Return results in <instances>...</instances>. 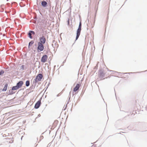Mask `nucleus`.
<instances>
[{"label":"nucleus","instance_id":"50","mask_svg":"<svg viewBox=\"0 0 147 147\" xmlns=\"http://www.w3.org/2000/svg\"><path fill=\"white\" fill-rule=\"evenodd\" d=\"M5 35V34H3V36H4Z\"/></svg>","mask_w":147,"mask_h":147},{"label":"nucleus","instance_id":"36","mask_svg":"<svg viewBox=\"0 0 147 147\" xmlns=\"http://www.w3.org/2000/svg\"><path fill=\"white\" fill-rule=\"evenodd\" d=\"M83 93H84L82 92L81 94L80 95L81 96H82L83 94Z\"/></svg>","mask_w":147,"mask_h":147},{"label":"nucleus","instance_id":"57","mask_svg":"<svg viewBox=\"0 0 147 147\" xmlns=\"http://www.w3.org/2000/svg\"><path fill=\"white\" fill-rule=\"evenodd\" d=\"M8 0H7V1H8Z\"/></svg>","mask_w":147,"mask_h":147},{"label":"nucleus","instance_id":"48","mask_svg":"<svg viewBox=\"0 0 147 147\" xmlns=\"http://www.w3.org/2000/svg\"><path fill=\"white\" fill-rule=\"evenodd\" d=\"M49 62L50 63V64H51L50 61H49Z\"/></svg>","mask_w":147,"mask_h":147},{"label":"nucleus","instance_id":"16","mask_svg":"<svg viewBox=\"0 0 147 147\" xmlns=\"http://www.w3.org/2000/svg\"><path fill=\"white\" fill-rule=\"evenodd\" d=\"M37 83V76H36L35 79H34L33 84H34V85L36 86Z\"/></svg>","mask_w":147,"mask_h":147},{"label":"nucleus","instance_id":"37","mask_svg":"<svg viewBox=\"0 0 147 147\" xmlns=\"http://www.w3.org/2000/svg\"><path fill=\"white\" fill-rule=\"evenodd\" d=\"M39 73H42V71H41L40 70H39Z\"/></svg>","mask_w":147,"mask_h":147},{"label":"nucleus","instance_id":"18","mask_svg":"<svg viewBox=\"0 0 147 147\" xmlns=\"http://www.w3.org/2000/svg\"><path fill=\"white\" fill-rule=\"evenodd\" d=\"M30 85V81L29 80H27L26 82V86H28Z\"/></svg>","mask_w":147,"mask_h":147},{"label":"nucleus","instance_id":"41","mask_svg":"<svg viewBox=\"0 0 147 147\" xmlns=\"http://www.w3.org/2000/svg\"><path fill=\"white\" fill-rule=\"evenodd\" d=\"M66 61V59L63 62V63H64Z\"/></svg>","mask_w":147,"mask_h":147},{"label":"nucleus","instance_id":"43","mask_svg":"<svg viewBox=\"0 0 147 147\" xmlns=\"http://www.w3.org/2000/svg\"><path fill=\"white\" fill-rule=\"evenodd\" d=\"M40 84V83L39 82H37V84Z\"/></svg>","mask_w":147,"mask_h":147},{"label":"nucleus","instance_id":"51","mask_svg":"<svg viewBox=\"0 0 147 147\" xmlns=\"http://www.w3.org/2000/svg\"><path fill=\"white\" fill-rule=\"evenodd\" d=\"M37 146V144L36 145H35V147H36Z\"/></svg>","mask_w":147,"mask_h":147},{"label":"nucleus","instance_id":"49","mask_svg":"<svg viewBox=\"0 0 147 147\" xmlns=\"http://www.w3.org/2000/svg\"><path fill=\"white\" fill-rule=\"evenodd\" d=\"M108 18H109V17L108 16H107V19H108Z\"/></svg>","mask_w":147,"mask_h":147},{"label":"nucleus","instance_id":"21","mask_svg":"<svg viewBox=\"0 0 147 147\" xmlns=\"http://www.w3.org/2000/svg\"><path fill=\"white\" fill-rule=\"evenodd\" d=\"M25 65H22L20 67V69L22 70H24L25 69Z\"/></svg>","mask_w":147,"mask_h":147},{"label":"nucleus","instance_id":"39","mask_svg":"<svg viewBox=\"0 0 147 147\" xmlns=\"http://www.w3.org/2000/svg\"><path fill=\"white\" fill-rule=\"evenodd\" d=\"M50 50V49H49L48 46V51Z\"/></svg>","mask_w":147,"mask_h":147},{"label":"nucleus","instance_id":"31","mask_svg":"<svg viewBox=\"0 0 147 147\" xmlns=\"http://www.w3.org/2000/svg\"><path fill=\"white\" fill-rule=\"evenodd\" d=\"M61 93H59V94L57 95V96L58 97L60 96L61 95Z\"/></svg>","mask_w":147,"mask_h":147},{"label":"nucleus","instance_id":"17","mask_svg":"<svg viewBox=\"0 0 147 147\" xmlns=\"http://www.w3.org/2000/svg\"><path fill=\"white\" fill-rule=\"evenodd\" d=\"M32 142L33 144H34L35 145L36 144V143L37 142V141H36V138H35V139L33 138L32 139Z\"/></svg>","mask_w":147,"mask_h":147},{"label":"nucleus","instance_id":"33","mask_svg":"<svg viewBox=\"0 0 147 147\" xmlns=\"http://www.w3.org/2000/svg\"><path fill=\"white\" fill-rule=\"evenodd\" d=\"M79 18H80V21H81V16H80V15H79Z\"/></svg>","mask_w":147,"mask_h":147},{"label":"nucleus","instance_id":"26","mask_svg":"<svg viewBox=\"0 0 147 147\" xmlns=\"http://www.w3.org/2000/svg\"><path fill=\"white\" fill-rule=\"evenodd\" d=\"M80 100V97H79L78 99L77 100V101L76 102L75 104V105H76V104Z\"/></svg>","mask_w":147,"mask_h":147},{"label":"nucleus","instance_id":"44","mask_svg":"<svg viewBox=\"0 0 147 147\" xmlns=\"http://www.w3.org/2000/svg\"><path fill=\"white\" fill-rule=\"evenodd\" d=\"M36 7V5H34V8L35 7Z\"/></svg>","mask_w":147,"mask_h":147},{"label":"nucleus","instance_id":"19","mask_svg":"<svg viewBox=\"0 0 147 147\" xmlns=\"http://www.w3.org/2000/svg\"><path fill=\"white\" fill-rule=\"evenodd\" d=\"M34 43V42L33 40H31L30 42H29L28 45V48H29L30 46H31Z\"/></svg>","mask_w":147,"mask_h":147},{"label":"nucleus","instance_id":"24","mask_svg":"<svg viewBox=\"0 0 147 147\" xmlns=\"http://www.w3.org/2000/svg\"><path fill=\"white\" fill-rule=\"evenodd\" d=\"M30 32L32 33V35H34L35 34V32L34 31L32 30H30Z\"/></svg>","mask_w":147,"mask_h":147},{"label":"nucleus","instance_id":"45","mask_svg":"<svg viewBox=\"0 0 147 147\" xmlns=\"http://www.w3.org/2000/svg\"><path fill=\"white\" fill-rule=\"evenodd\" d=\"M71 94V91H70L69 92V95H70Z\"/></svg>","mask_w":147,"mask_h":147},{"label":"nucleus","instance_id":"28","mask_svg":"<svg viewBox=\"0 0 147 147\" xmlns=\"http://www.w3.org/2000/svg\"><path fill=\"white\" fill-rule=\"evenodd\" d=\"M31 22H33L34 23H36V21L34 20H31Z\"/></svg>","mask_w":147,"mask_h":147},{"label":"nucleus","instance_id":"5","mask_svg":"<svg viewBox=\"0 0 147 147\" xmlns=\"http://www.w3.org/2000/svg\"><path fill=\"white\" fill-rule=\"evenodd\" d=\"M81 86V85L79 84H77L75 87L74 88L73 91L72 92L73 96L74 95V92H76L78 90Z\"/></svg>","mask_w":147,"mask_h":147},{"label":"nucleus","instance_id":"53","mask_svg":"<svg viewBox=\"0 0 147 147\" xmlns=\"http://www.w3.org/2000/svg\"><path fill=\"white\" fill-rule=\"evenodd\" d=\"M147 71V70H146V71H144L145 72V71Z\"/></svg>","mask_w":147,"mask_h":147},{"label":"nucleus","instance_id":"20","mask_svg":"<svg viewBox=\"0 0 147 147\" xmlns=\"http://www.w3.org/2000/svg\"><path fill=\"white\" fill-rule=\"evenodd\" d=\"M13 90H9V94L11 95L12 94L14 93V92H13V91H12Z\"/></svg>","mask_w":147,"mask_h":147},{"label":"nucleus","instance_id":"4","mask_svg":"<svg viewBox=\"0 0 147 147\" xmlns=\"http://www.w3.org/2000/svg\"><path fill=\"white\" fill-rule=\"evenodd\" d=\"M39 41L37 42V43H41L44 44L46 42V39L45 36L42 35L41 36L38 38Z\"/></svg>","mask_w":147,"mask_h":147},{"label":"nucleus","instance_id":"22","mask_svg":"<svg viewBox=\"0 0 147 147\" xmlns=\"http://www.w3.org/2000/svg\"><path fill=\"white\" fill-rule=\"evenodd\" d=\"M44 137L43 136L41 135L40 136L39 140L38 142V143H39V142H40V141Z\"/></svg>","mask_w":147,"mask_h":147},{"label":"nucleus","instance_id":"46","mask_svg":"<svg viewBox=\"0 0 147 147\" xmlns=\"http://www.w3.org/2000/svg\"><path fill=\"white\" fill-rule=\"evenodd\" d=\"M40 28L42 29V32H43V30L42 29V28Z\"/></svg>","mask_w":147,"mask_h":147},{"label":"nucleus","instance_id":"23","mask_svg":"<svg viewBox=\"0 0 147 147\" xmlns=\"http://www.w3.org/2000/svg\"><path fill=\"white\" fill-rule=\"evenodd\" d=\"M4 72L3 70H1L0 71V76L3 74Z\"/></svg>","mask_w":147,"mask_h":147},{"label":"nucleus","instance_id":"52","mask_svg":"<svg viewBox=\"0 0 147 147\" xmlns=\"http://www.w3.org/2000/svg\"><path fill=\"white\" fill-rule=\"evenodd\" d=\"M44 133H42V134H44Z\"/></svg>","mask_w":147,"mask_h":147},{"label":"nucleus","instance_id":"9","mask_svg":"<svg viewBox=\"0 0 147 147\" xmlns=\"http://www.w3.org/2000/svg\"><path fill=\"white\" fill-rule=\"evenodd\" d=\"M41 5L43 7H45L47 6V3L46 1L44 0L41 1Z\"/></svg>","mask_w":147,"mask_h":147},{"label":"nucleus","instance_id":"7","mask_svg":"<svg viewBox=\"0 0 147 147\" xmlns=\"http://www.w3.org/2000/svg\"><path fill=\"white\" fill-rule=\"evenodd\" d=\"M108 70H109L110 71H113V72H115V73H119V75L120 76H121L122 75V74H133V73H134V72H129V73H121V72H118L117 71H113V70H109V69L108 68H107V69Z\"/></svg>","mask_w":147,"mask_h":147},{"label":"nucleus","instance_id":"25","mask_svg":"<svg viewBox=\"0 0 147 147\" xmlns=\"http://www.w3.org/2000/svg\"><path fill=\"white\" fill-rule=\"evenodd\" d=\"M70 98H71V96H70L69 98H68V100L67 101V104H69V102L70 101Z\"/></svg>","mask_w":147,"mask_h":147},{"label":"nucleus","instance_id":"12","mask_svg":"<svg viewBox=\"0 0 147 147\" xmlns=\"http://www.w3.org/2000/svg\"><path fill=\"white\" fill-rule=\"evenodd\" d=\"M8 86V84H6L4 86V88L2 89V91H5L7 90Z\"/></svg>","mask_w":147,"mask_h":147},{"label":"nucleus","instance_id":"35","mask_svg":"<svg viewBox=\"0 0 147 147\" xmlns=\"http://www.w3.org/2000/svg\"><path fill=\"white\" fill-rule=\"evenodd\" d=\"M40 116H41L40 115V114H38L37 115V118H38V117H40Z\"/></svg>","mask_w":147,"mask_h":147},{"label":"nucleus","instance_id":"55","mask_svg":"<svg viewBox=\"0 0 147 147\" xmlns=\"http://www.w3.org/2000/svg\"><path fill=\"white\" fill-rule=\"evenodd\" d=\"M52 45H53H53L52 44Z\"/></svg>","mask_w":147,"mask_h":147},{"label":"nucleus","instance_id":"13","mask_svg":"<svg viewBox=\"0 0 147 147\" xmlns=\"http://www.w3.org/2000/svg\"><path fill=\"white\" fill-rule=\"evenodd\" d=\"M28 37L30 38V39H32V33H31V32H30V31H29L28 33Z\"/></svg>","mask_w":147,"mask_h":147},{"label":"nucleus","instance_id":"47","mask_svg":"<svg viewBox=\"0 0 147 147\" xmlns=\"http://www.w3.org/2000/svg\"><path fill=\"white\" fill-rule=\"evenodd\" d=\"M99 63V62H97V64L96 65H98V63Z\"/></svg>","mask_w":147,"mask_h":147},{"label":"nucleus","instance_id":"40","mask_svg":"<svg viewBox=\"0 0 147 147\" xmlns=\"http://www.w3.org/2000/svg\"><path fill=\"white\" fill-rule=\"evenodd\" d=\"M50 84V83L49 82V83L47 85V87H48V86H49V85Z\"/></svg>","mask_w":147,"mask_h":147},{"label":"nucleus","instance_id":"2","mask_svg":"<svg viewBox=\"0 0 147 147\" xmlns=\"http://www.w3.org/2000/svg\"><path fill=\"white\" fill-rule=\"evenodd\" d=\"M81 21H80L78 27L76 32V36L75 42L78 39L80 34L82 26V23Z\"/></svg>","mask_w":147,"mask_h":147},{"label":"nucleus","instance_id":"56","mask_svg":"<svg viewBox=\"0 0 147 147\" xmlns=\"http://www.w3.org/2000/svg\"><path fill=\"white\" fill-rule=\"evenodd\" d=\"M39 68V66H38V68Z\"/></svg>","mask_w":147,"mask_h":147},{"label":"nucleus","instance_id":"42","mask_svg":"<svg viewBox=\"0 0 147 147\" xmlns=\"http://www.w3.org/2000/svg\"><path fill=\"white\" fill-rule=\"evenodd\" d=\"M55 122H56V123H58V121H57V120H56V121H55Z\"/></svg>","mask_w":147,"mask_h":147},{"label":"nucleus","instance_id":"14","mask_svg":"<svg viewBox=\"0 0 147 147\" xmlns=\"http://www.w3.org/2000/svg\"><path fill=\"white\" fill-rule=\"evenodd\" d=\"M19 88L16 85L15 86H14L12 88V90H16L18 89Z\"/></svg>","mask_w":147,"mask_h":147},{"label":"nucleus","instance_id":"58","mask_svg":"<svg viewBox=\"0 0 147 147\" xmlns=\"http://www.w3.org/2000/svg\"><path fill=\"white\" fill-rule=\"evenodd\" d=\"M47 147H48V146H47Z\"/></svg>","mask_w":147,"mask_h":147},{"label":"nucleus","instance_id":"1","mask_svg":"<svg viewBox=\"0 0 147 147\" xmlns=\"http://www.w3.org/2000/svg\"><path fill=\"white\" fill-rule=\"evenodd\" d=\"M98 75L99 77V78H97V80L98 81L99 80H101L103 79H104L105 78H103L105 76V73H104V70L102 69L101 68L100 69H99L98 70ZM107 77L105 78H107Z\"/></svg>","mask_w":147,"mask_h":147},{"label":"nucleus","instance_id":"6","mask_svg":"<svg viewBox=\"0 0 147 147\" xmlns=\"http://www.w3.org/2000/svg\"><path fill=\"white\" fill-rule=\"evenodd\" d=\"M47 55H43L41 58V62L44 63L46 62L47 60Z\"/></svg>","mask_w":147,"mask_h":147},{"label":"nucleus","instance_id":"54","mask_svg":"<svg viewBox=\"0 0 147 147\" xmlns=\"http://www.w3.org/2000/svg\"><path fill=\"white\" fill-rule=\"evenodd\" d=\"M22 137H23V136L22 137L21 139H22Z\"/></svg>","mask_w":147,"mask_h":147},{"label":"nucleus","instance_id":"8","mask_svg":"<svg viewBox=\"0 0 147 147\" xmlns=\"http://www.w3.org/2000/svg\"><path fill=\"white\" fill-rule=\"evenodd\" d=\"M43 78V75L42 73H38L37 74V82L41 81Z\"/></svg>","mask_w":147,"mask_h":147},{"label":"nucleus","instance_id":"32","mask_svg":"<svg viewBox=\"0 0 147 147\" xmlns=\"http://www.w3.org/2000/svg\"><path fill=\"white\" fill-rule=\"evenodd\" d=\"M67 104H66V106H65V108L63 109V110H65L66 109L67 107Z\"/></svg>","mask_w":147,"mask_h":147},{"label":"nucleus","instance_id":"29","mask_svg":"<svg viewBox=\"0 0 147 147\" xmlns=\"http://www.w3.org/2000/svg\"><path fill=\"white\" fill-rule=\"evenodd\" d=\"M69 19H68V20L67 21V25H69Z\"/></svg>","mask_w":147,"mask_h":147},{"label":"nucleus","instance_id":"11","mask_svg":"<svg viewBox=\"0 0 147 147\" xmlns=\"http://www.w3.org/2000/svg\"><path fill=\"white\" fill-rule=\"evenodd\" d=\"M23 84V82L22 81L19 82L16 84V86L19 88H20Z\"/></svg>","mask_w":147,"mask_h":147},{"label":"nucleus","instance_id":"30","mask_svg":"<svg viewBox=\"0 0 147 147\" xmlns=\"http://www.w3.org/2000/svg\"><path fill=\"white\" fill-rule=\"evenodd\" d=\"M34 108L36 109H37V102H36L35 104Z\"/></svg>","mask_w":147,"mask_h":147},{"label":"nucleus","instance_id":"34","mask_svg":"<svg viewBox=\"0 0 147 147\" xmlns=\"http://www.w3.org/2000/svg\"><path fill=\"white\" fill-rule=\"evenodd\" d=\"M42 99V97H41L40 98V99L38 100V101H40V102H41V100Z\"/></svg>","mask_w":147,"mask_h":147},{"label":"nucleus","instance_id":"27","mask_svg":"<svg viewBox=\"0 0 147 147\" xmlns=\"http://www.w3.org/2000/svg\"><path fill=\"white\" fill-rule=\"evenodd\" d=\"M98 67V65H96V66L94 67V69H97Z\"/></svg>","mask_w":147,"mask_h":147},{"label":"nucleus","instance_id":"3","mask_svg":"<svg viewBox=\"0 0 147 147\" xmlns=\"http://www.w3.org/2000/svg\"><path fill=\"white\" fill-rule=\"evenodd\" d=\"M44 44L37 43V53H39L44 49Z\"/></svg>","mask_w":147,"mask_h":147},{"label":"nucleus","instance_id":"10","mask_svg":"<svg viewBox=\"0 0 147 147\" xmlns=\"http://www.w3.org/2000/svg\"><path fill=\"white\" fill-rule=\"evenodd\" d=\"M32 53L34 54H35L37 51V45L36 43H35V45L32 48Z\"/></svg>","mask_w":147,"mask_h":147},{"label":"nucleus","instance_id":"38","mask_svg":"<svg viewBox=\"0 0 147 147\" xmlns=\"http://www.w3.org/2000/svg\"><path fill=\"white\" fill-rule=\"evenodd\" d=\"M73 104H72V107L71 108V111H72V107L73 106Z\"/></svg>","mask_w":147,"mask_h":147},{"label":"nucleus","instance_id":"15","mask_svg":"<svg viewBox=\"0 0 147 147\" xmlns=\"http://www.w3.org/2000/svg\"><path fill=\"white\" fill-rule=\"evenodd\" d=\"M41 104V102L40 101H37V109L40 106Z\"/></svg>","mask_w":147,"mask_h":147}]
</instances>
